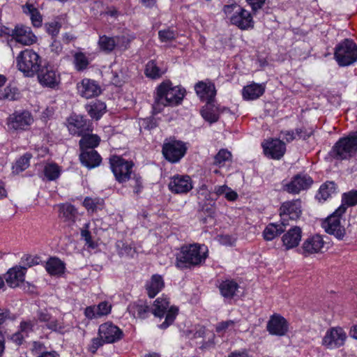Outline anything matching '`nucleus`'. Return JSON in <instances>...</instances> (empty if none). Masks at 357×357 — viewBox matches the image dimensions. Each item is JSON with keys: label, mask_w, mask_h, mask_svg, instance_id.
Segmentation results:
<instances>
[{"label": "nucleus", "mask_w": 357, "mask_h": 357, "mask_svg": "<svg viewBox=\"0 0 357 357\" xmlns=\"http://www.w3.org/2000/svg\"><path fill=\"white\" fill-rule=\"evenodd\" d=\"M207 257V249L199 244H190L181 247L176 254V266L178 268H190L204 262Z\"/></svg>", "instance_id": "f257e3e1"}, {"label": "nucleus", "mask_w": 357, "mask_h": 357, "mask_svg": "<svg viewBox=\"0 0 357 357\" xmlns=\"http://www.w3.org/2000/svg\"><path fill=\"white\" fill-rule=\"evenodd\" d=\"M222 11L231 24L239 29L244 31L254 28L255 21L251 13L236 3L225 5Z\"/></svg>", "instance_id": "f03ea898"}, {"label": "nucleus", "mask_w": 357, "mask_h": 357, "mask_svg": "<svg viewBox=\"0 0 357 357\" xmlns=\"http://www.w3.org/2000/svg\"><path fill=\"white\" fill-rule=\"evenodd\" d=\"M197 96L206 105L202 108L200 113L204 119L210 123H215L221 113L229 112L225 107L216 106L214 104L216 91H196Z\"/></svg>", "instance_id": "7ed1b4c3"}, {"label": "nucleus", "mask_w": 357, "mask_h": 357, "mask_svg": "<svg viewBox=\"0 0 357 357\" xmlns=\"http://www.w3.org/2000/svg\"><path fill=\"white\" fill-rule=\"evenodd\" d=\"M334 59L340 67L354 65L357 62V44L351 38H344L334 48Z\"/></svg>", "instance_id": "20e7f679"}, {"label": "nucleus", "mask_w": 357, "mask_h": 357, "mask_svg": "<svg viewBox=\"0 0 357 357\" xmlns=\"http://www.w3.org/2000/svg\"><path fill=\"white\" fill-rule=\"evenodd\" d=\"M16 61L18 70L29 77L36 75L43 66L40 56L31 49H26L20 52Z\"/></svg>", "instance_id": "39448f33"}, {"label": "nucleus", "mask_w": 357, "mask_h": 357, "mask_svg": "<svg viewBox=\"0 0 357 357\" xmlns=\"http://www.w3.org/2000/svg\"><path fill=\"white\" fill-rule=\"evenodd\" d=\"M332 151L334 157L337 160H347L354 155L357 151V130L340 138L335 144Z\"/></svg>", "instance_id": "423d86ee"}, {"label": "nucleus", "mask_w": 357, "mask_h": 357, "mask_svg": "<svg viewBox=\"0 0 357 357\" xmlns=\"http://www.w3.org/2000/svg\"><path fill=\"white\" fill-rule=\"evenodd\" d=\"M169 302L167 298L160 297L157 298L152 307L151 308V313L158 317H162L165 315V321L159 326L162 329L167 328L171 325L178 313V308L172 306L169 308Z\"/></svg>", "instance_id": "0eeeda50"}, {"label": "nucleus", "mask_w": 357, "mask_h": 357, "mask_svg": "<svg viewBox=\"0 0 357 357\" xmlns=\"http://www.w3.org/2000/svg\"><path fill=\"white\" fill-rule=\"evenodd\" d=\"M33 122V118L27 110L15 111L6 119V126L9 131L20 132L26 130Z\"/></svg>", "instance_id": "6e6552de"}, {"label": "nucleus", "mask_w": 357, "mask_h": 357, "mask_svg": "<svg viewBox=\"0 0 357 357\" xmlns=\"http://www.w3.org/2000/svg\"><path fill=\"white\" fill-rule=\"evenodd\" d=\"M109 162L112 172L119 183L129 181L134 165L132 161L126 160L120 156L113 155L110 158Z\"/></svg>", "instance_id": "1a4fd4ad"}, {"label": "nucleus", "mask_w": 357, "mask_h": 357, "mask_svg": "<svg viewBox=\"0 0 357 357\" xmlns=\"http://www.w3.org/2000/svg\"><path fill=\"white\" fill-rule=\"evenodd\" d=\"M343 214L336 213L335 211L322 222V227L325 231L338 240H343L346 236V229L341 220Z\"/></svg>", "instance_id": "9d476101"}, {"label": "nucleus", "mask_w": 357, "mask_h": 357, "mask_svg": "<svg viewBox=\"0 0 357 357\" xmlns=\"http://www.w3.org/2000/svg\"><path fill=\"white\" fill-rule=\"evenodd\" d=\"M40 84L43 87L54 89L61 81L60 74L50 63H45L36 73Z\"/></svg>", "instance_id": "9b49d317"}, {"label": "nucleus", "mask_w": 357, "mask_h": 357, "mask_svg": "<svg viewBox=\"0 0 357 357\" xmlns=\"http://www.w3.org/2000/svg\"><path fill=\"white\" fill-rule=\"evenodd\" d=\"M187 147L183 142L169 140L164 143L162 152L166 160L177 162L185 155Z\"/></svg>", "instance_id": "f8f14e48"}, {"label": "nucleus", "mask_w": 357, "mask_h": 357, "mask_svg": "<svg viewBox=\"0 0 357 357\" xmlns=\"http://www.w3.org/2000/svg\"><path fill=\"white\" fill-rule=\"evenodd\" d=\"M98 335L106 342V344H112L121 340L123 333L117 326L108 321L100 325Z\"/></svg>", "instance_id": "ddd939ff"}, {"label": "nucleus", "mask_w": 357, "mask_h": 357, "mask_svg": "<svg viewBox=\"0 0 357 357\" xmlns=\"http://www.w3.org/2000/svg\"><path fill=\"white\" fill-rule=\"evenodd\" d=\"M169 190L174 194H186L193 186L191 178L188 175H175L168 183Z\"/></svg>", "instance_id": "4468645a"}, {"label": "nucleus", "mask_w": 357, "mask_h": 357, "mask_svg": "<svg viewBox=\"0 0 357 357\" xmlns=\"http://www.w3.org/2000/svg\"><path fill=\"white\" fill-rule=\"evenodd\" d=\"M347 338V335L342 328H332L328 330L322 340L323 345L330 349L342 346Z\"/></svg>", "instance_id": "2eb2a0df"}, {"label": "nucleus", "mask_w": 357, "mask_h": 357, "mask_svg": "<svg viewBox=\"0 0 357 357\" xmlns=\"http://www.w3.org/2000/svg\"><path fill=\"white\" fill-rule=\"evenodd\" d=\"M264 154L272 159L279 160L286 151L285 144L279 139H269L262 143Z\"/></svg>", "instance_id": "dca6fc26"}, {"label": "nucleus", "mask_w": 357, "mask_h": 357, "mask_svg": "<svg viewBox=\"0 0 357 357\" xmlns=\"http://www.w3.org/2000/svg\"><path fill=\"white\" fill-rule=\"evenodd\" d=\"M301 213V202L300 199L285 202L280 208V215L284 222L287 218L293 220L298 219Z\"/></svg>", "instance_id": "f3484780"}, {"label": "nucleus", "mask_w": 357, "mask_h": 357, "mask_svg": "<svg viewBox=\"0 0 357 357\" xmlns=\"http://www.w3.org/2000/svg\"><path fill=\"white\" fill-rule=\"evenodd\" d=\"M312 183V179L308 175L297 174L292 178L289 183L285 185L284 190L289 193L298 194L301 190L309 188Z\"/></svg>", "instance_id": "a211bd4d"}, {"label": "nucleus", "mask_w": 357, "mask_h": 357, "mask_svg": "<svg viewBox=\"0 0 357 357\" xmlns=\"http://www.w3.org/2000/svg\"><path fill=\"white\" fill-rule=\"evenodd\" d=\"M10 36L17 43L24 45H31L37 41V38L32 32L31 28L23 25L16 26L12 30Z\"/></svg>", "instance_id": "6ab92c4d"}, {"label": "nucleus", "mask_w": 357, "mask_h": 357, "mask_svg": "<svg viewBox=\"0 0 357 357\" xmlns=\"http://www.w3.org/2000/svg\"><path fill=\"white\" fill-rule=\"evenodd\" d=\"M185 91H157L156 101L165 106L179 104L185 96Z\"/></svg>", "instance_id": "aec40b11"}, {"label": "nucleus", "mask_w": 357, "mask_h": 357, "mask_svg": "<svg viewBox=\"0 0 357 357\" xmlns=\"http://www.w3.org/2000/svg\"><path fill=\"white\" fill-rule=\"evenodd\" d=\"M266 328L271 335L283 336L288 331V323L283 317L275 314L271 317Z\"/></svg>", "instance_id": "412c9836"}, {"label": "nucleus", "mask_w": 357, "mask_h": 357, "mask_svg": "<svg viewBox=\"0 0 357 357\" xmlns=\"http://www.w3.org/2000/svg\"><path fill=\"white\" fill-rule=\"evenodd\" d=\"M34 319L37 320V324L38 322L44 323L47 328L53 331H58L63 328L62 323L53 317L48 310L45 308L39 309L36 312Z\"/></svg>", "instance_id": "4be33fe9"}, {"label": "nucleus", "mask_w": 357, "mask_h": 357, "mask_svg": "<svg viewBox=\"0 0 357 357\" xmlns=\"http://www.w3.org/2000/svg\"><path fill=\"white\" fill-rule=\"evenodd\" d=\"M324 246V241L320 235H314L308 237L303 242L301 250L305 256L321 252Z\"/></svg>", "instance_id": "5701e85b"}, {"label": "nucleus", "mask_w": 357, "mask_h": 357, "mask_svg": "<svg viewBox=\"0 0 357 357\" xmlns=\"http://www.w3.org/2000/svg\"><path fill=\"white\" fill-rule=\"evenodd\" d=\"M302 229L298 226L289 229L282 237V245L286 250L296 248L302 238Z\"/></svg>", "instance_id": "b1692460"}, {"label": "nucleus", "mask_w": 357, "mask_h": 357, "mask_svg": "<svg viewBox=\"0 0 357 357\" xmlns=\"http://www.w3.org/2000/svg\"><path fill=\"white\" fill-rule=\"evenodd\" d=\"M68 130L75 135L81 136L89 130V122L82 116L73 115L68 119Z\"/></svg>", "instance_id": "393cba45"}, {"label": "nucleus", "mask_w": 357, "mask_h": 357, "mask_svg": "<svg viewBox=\"0 0 357 357\" xmlns=\"http://www.w3.org/2000/svg\"><path fill=\"white\" fill-rule=\"evenodd\" d=\"M26 269L21 266H15L8 270L6 275V282L12 288L18 287L24 280Z\"/></svg>", "instance_id": "a878e982"}, {"label": "nucleus", "mask_w": 357, "mask_h": 357, "mask_svg": "<svg viewBox=\"0 0 357 357\" xmlns=\"http://www.w3.org/2000/svg\"><path fill=\"white\" fill-rule=\"evenodd\" d=\"M79 159L82 165L93 168L98 166L101 162V157L94 149H86L82 151Z\"/></svg>", "instance_id": "bb28decb"}, {"label": "nucleus", "mask_w": 357, "mask_h": 357, "mask_svg": "<svg viewBox=\"0 0 357 357\" xmlns=\"http://www.w3.org/2000/svg\"><path fill=\"white\" fill-rule=\"evenodd\" d=\"M128 311L134 317L140 319H145L151 313V307L142 301L130 303L128 306Z\"/></svg>", "instance_id": "cd10ccee"}, {"label": "nucleus", "mask_w": 357, "mask_h": 357, "mask_svg": "<svg viewBox=\"0 0 357 357\" xmlns=\"http://www.w3.org/2000/svg\"><path fill=\"white\" fill-rule=\"evenodd\" d=\"M165 283L161 275L155 274L146 284V290L150 298H154L164 287Z\"/></svg>", "instance_id": "c85d7f7f"}, {"label": "nucleus", "mask_w": 357, "mask_h": 357, "mask_svg": "<svg viewBox=\"0 0 357 357\" xmlns=\"http://www.w3.org/2000/svg\"><path fill=\"white\" fill-rule=\"evenodd\" d=\"M357 204V190H351L342 196V204L336 209V213H344L349 206Z\"/></svg>", "instance_id": "c756f323"}, {"label": "nucleus", "mask_w": 357, "mask_h": 357, "mask_svg": "<svg viewBox=\"0 0 357 357\" xmlns=\"http://www.w3.org/2000/svg\"><path fill=\"white\" fill-rule=\"evenodd\" d=\"M88 114L92 119L98 120L106 112V105L105 102L95 100L86 105Z\"/></svg>", "instance_id": "7c9ffc66"}, {"label": "nucleus", "mask_w": 357, "mask_h": 357, "mask_svg": "<svg viewBox=\"0 0 357 357\" xmlns=\"http://www.w3.org/2000/svg\"><path fill=\"white\" fill-rule=\"evenodd\" d=\"M286 225L287 223L284 222L282 220L280 224H268L263 232L264 239L266 241H272L274 239L276 236L281 234L284 231V227Z\"/></svg>", "instance_id": "2f4dec72"}, {"label": "nucleus", "mask_w": 357, "mask_h": 357, "mask_svg": "<svg viewBox=\"0 0 357 357\" xmlns=\"http://www.w3.org/2000/svg\"><path fill=\"white\" fill-rule=\"evenodd\" d=\"M45 269L52 275H61L64 273L65 264L56 257H51L46 262Z\"/></svg>", "instance_id": "473e14b6"}, {"label": "nucleus", "mask_w": 357, "mask_h": 357, "mask_svg": "<svg viewBox=\"0 0 357 357\" xmlns=\"http://www.w3.org/2000/svg\"><path fill=\"white\" fill-rule=\"evenodd\" d=\"M219 289L222 296L231 298L235 296L238 284L233 280H226L220 283Z\"/></svg>", "instance_id": "72a5a7b5"}, {"label": "nucleus", "mask_w": 357, "mask_h": 357, "mask_svg": "<svg viewBox=\"0 0 357 357\" xmlns=\"http://www.w3.org/2000/svg\"><path fill=\"white\" fill-rule=\"evenodd\" d=\"M98 45L100 50L106 53L113 52L117 46L116 42V37H110L107 35H102L99 36Z\"/></svg>", "instance_id": "f704fd0d"}, {"label": "nucleus", "mask_w": 357, "mask_h": 357, "mask_svg": "<svg viewBox=\"0 0 357 357\" xmlns=\"http://www.w3.org/2000/svg\"><path fill=\"white\" fill-rule=\"evenodd\" d=\"M335 192L336 184L333 181H327L320 186L319 192L316 197L319 201H326Z\"/></svg>", "instance_id": "c9c22d12"}, {"label": "nucleus", "mask_w": 357, "mask_h": 357, "mask_svg": "<svg viewBox=\"0 0 357 357\" xmlns=\"http://www.w3.org/2000/svg\"><path fill=\"white\" fill-rule=\"evenodd\" d=\"M24 12L30 15L31 23L35 27H40L42 25L43 17L38 8L33 4L26 3L24 6Z\"/></svg>", "instance_id": "e433bc0d"}, {"label": "nucleus", "mask_w": 357, "mask_h": 357, "mask_svg": "<svg viewBox=\"0 0 357 357\" xmlns=\"http://www.w3.org/2000/svg\"><path fill=\"white\" fill-rule=\"evenodd\" d=\"M79 141V146L82 151L86 149H93L94 147L98 146L100 139L96 135H89L84 133Z\"/></svg>", "instance_id": "4c0bfd02"}, {"label": "nucleus", "mask_w": 357, "mask_h": 357, "mask_svg": "<svg viewBox=\"0 0 357 357\" xmlns=\"http://www.w3.org/2000/svg\"><path fill=\"white\" fill-rule=\"evenodd\" d=\"M15 319V316L11 314L10 310L0 308V326L4 324L7 320H14ZM4 342L3 335L0 331V356H1L4 351Z\"/></svg>", "instance_id": "58836bf2"}, {"label": "nucleus", "mask_w": 357, "mask_h": 357, "mask_svg": "<svg viewBox=\"0 0 357 357\" xmlns=\"http://www.w3.org/2000/svg\"><path fill=\"white\" fill-rule=\"evenodd\" d=\"M60 215L65 218L66 221L74 222L75 221L77 211L71 204H66L60 206Z\"/></svg>", "instance_id": "ea45409f"}, {"label": "nucleus", "mask_w": 357, "mask_h": 357, "mask_svg": "<svg viewBox=\"0 0 357 357\" xmlns=\"http://www.w3.org/2000/svg\"><path fill=\"white\" fill-rule=\"evenodd\" d=\"M31 154L26 153L20 157L13 166V173L20 174L29 167Z\"/></svg>", "instance_id": "a19ab883"}, {"label": "nucleus", "mask_w": 357, "mask_h": 357, "mask_svg": "<svg viewBox=\"0 0 357 357\" xmlns=\"http://www.w3.org/2000/svg\"><path fill=\"white\" fill-rule=\"evenodd\" d=\"M75 68L77 71H83L87 68L89 65V61L84 52H78L74 54Z\"/></svg>", "instance_id": "79ce46f5"}, {"label": "nucleus", "mask_w": 357, "mask_h": 357, "mask_svg": "<svg viewBox=\"0 0 357 357\" xmlns=\"http://www.w3.org/2000/svg\"><path fill=\"white\" fill-rule=\"evenodd\" d=\"M232 155L227 149H222L214 157V165L221 167L225 165L227 162L231 161Z\"/></svg>", "instance_id": "37998d69"}, {"label": "nucleus", "mask_w": 357, "mask_h": 357, "mask_svg": "<svg viewBox=\"0 0 357 357\" xmlns=\"http://www.w3.org/2000/svg\"><path fill=\"white\" fill-rule=\"evenodd\" d=\"M43 172L45 176L49 181H54L59 177L61 169L56 164L49 163L44 167Z\"/></svg>", "instance_id": "c03bdc74"}, {"label": "nucleus", "mask_w": 357, "mask_h": 357, "mask_svg": "<svg viewBox=\"0 0 357 357\" xmlns=\"http://www.w3.org/2000/svg\"><path fill=\"white\" fill-rule=\"evenodd\" d=\"M144 74L147 77L158 79L161 76L160 68L157 66L155 60L149 61L145 67Z\"/></svg>", "instance_id": "a18cd8bd"}, {"label": "nucleus", "mask_w": 357, "mask_h": 357, "mask_svg": "<svg viewBox=\"0 0 357 357\" xmlns=\"http://www.w3.org/2000/svg\"><path fill=\"white\" fill-rule=\"evenodd\" d=\"M36 327H37V320L34 318L26 319L21 321L18 329L27 337L30 333L34 331Z\"/></svg>", "instance_id": "49530a36"}, {"label": "nucleus", "mask_w": 357, "mask_h": 357, "mask_svg": "<svg viewBox=\"0 0 357 357\" xmlns=\"http://www.w3.org/2000/svg\"><path fill=\"white\" fill-rule=\"evenodd\" d=\"M84 206L92 212L101 209L103 206V200L99 198L86 197L83 202Z\"/></svg>", "instance_id": "de8ad7c7"}, {"label": "nucleus", "mask_w": 357, "mask_h": 357, "mask_svg": "<svg viewBox=\"0 0 357 357\" xmlns=\"http://www.w3.org/2000/svg\"><path fill=\"white\" fill-rule=\"evenodd\" d=\"M158 38L162 43L172 41L176 38V31L167 28L158 31Z\"/></svg>", "instance_id": "09e8293b"}, {"label": "nucleus", "mask_w": 357, "mask_h": 357, "mask_svg": "<svg viewBox=\"0 0 357 357\" xmlns=\"http://www.w3.org/2000/svg\"><path fill=\"white\" fill-rule=\"evenodd\" d=\"M303 130L301 128H296V132L293 130H283L280 132V137H282L283 139H285L287 142H291L294 139H296V136L299 138L302 137Z\"/></svg>", "instance_id": "8fccbe9b"}, {"label": "nucleus", "mask_w": 357, "mask_h": 357, "mask_svg": "<svg viewBox=\"0 0 357 357\" xmlns=\"http://www.w3.org/2000/svg\"><path fill=\"white\" fill-rule=\"evenodd\" d=\"M45 26L47 33L51 35L52 38H54L59 33L61 24L59 22L53 21L46 23Z\"/></svg>", "instance_id": "3c124183"}, {"label": "nucleus", "mask_w": 357, "mask_h": 357, "mask_svg": "<svg viewBox=\"0 0 357 357\" xmlns=\"http://www.w3.org/2000/svg\"><path fill=\"white\" fill-rule=\"evenodd\" d=\"M81 87L82 89H101L95 80L88 78H84L81 82L77 83V89H79Z\"/></svg>", "instance_id": "603ef678"}, {"label": "nucleus", "mask_w": 357, "mask_h": 357, "mask_svg": "<svg viewBox=\"0 0 357 357\" xmlns=\"http://www.w3.org/2000/svg\"><path fill=\"white\" fill-rule=\"evenodd\" d=\"M96 314L99 316V317L107 315L110 313L112 310V305L107 301H102L98 305H96Z\"/></svg>", "instance_id": "864d4df0"}, {"label": "nucleus", "mask_w": 357, "mask_h": 357, "mask_svg": "<svg viewBox=\"0 0 357 357\" xmlns=\"http://www.w3.org/2000/svg\"><path fill=\"white\" fill-rule=\"evenodd\" d=\"M235 322L232 320H227L219 322L215 326V331L218 333H224L227 330L234 328Z\"/></svg>", "instance_id": "5fc2aeb1"}, {"label": "nucleus", "mask_w": 357, "mask_h": 357, "mask_svg": "<svg viewBox=\"0 0 357 357\" xmlns=\"http://www.w3.org/2000/svg\"><path fill=\"white\" fill-rule=\"evenodd\" d=\"M129 180L130 181V185L133 188L134 192L135 194H139L143 188L141 177L134 174L133 177H130Z\"/></svg>", "instance_id": "6e6d98bb"}, {"label": "nucleus", "mask_w": 357, "mask_h": 357, "mask_svg": "<svg viewBox=\"0 0 357 357\" xmlns=\"http://www.w3.org/2000/svg\"><path fill=\"white\" fill-rule=\"evenodd\" d=\"M119 255L123 257H133L135 250L130 245L122 243L121 247L119 249Z\"/></svg>", "instance_id": "4d7b16f0"}, {"label": "nucleus", "mask_w": 357, "mask_h": 357, "mask_svg": "<svg viewBox=\"0 0 357 357\" xmlns=\"http://www.w3.org/2000/svg\"><path fill=\"white\" fill-rule=\"evenodd\" d=\"M20 98V93L17 91H0V99L16 100Z\"/></svg>", "instance_id": "13d9d810"}, {"label": "nucleus", "mask_w": 357, "mask_h": 357, "mask_svg": "<svg viewBox=\"0 0 357 357\" xmlns=\"http://www.w3.org/2000/svg\"><path fill=\"white\" fill-rule=\"evenodd\" d=\"M104 344H106L102 338H101L99 335L98 337H94L91 340L90 344L89 345V350L94 354L96 352L98 348L102 347Z\"/></svg>", "instance_id": "bf43d9fd"}, {"label": "nucleus", "mask_w": 357, "mask_h": 357, "mask_svg": "<svg viewBox=\"0 0 357 357\" xmlns=\"http://www.w3.org/2000/svg\"><path fill=\"white\" fill-rule=\"evenodd\" d=\"M194 89H215V86L211 79H206L197 82Z\"/></svg>", "instance_id": "052dcab7"}, {"label": "nucleus", "mask_w": 357, "mask_h": 357, "mask_svg": "<svg viewBox=\"0 0 357 357\" xmlns=\"http://www.w3.org/2000/svg\"><path fill=\"white\" fill-rule=\"evenodd\" d=\"M81 236L89 247L94 248V243L92 241L91 233L89 231V224H85L81 229Z\"/></svg>", "instance_id": "680f3d73"}, {"label": "nucleus", "mask_w": 357, "mask_h": 357, "mask_svg": "<svg viewBox=\"0 0 357 357\" xmlns=\"http://www.w3.org/2000/svg\"><path fill=\"white\" fill-rule=\"evenodd\" d=\"M264 91H242V96L246 100H253L261 96Z\"/></svg>", "instance_id": "e2e57ef3"}, {"label": "nucleus", "mask_w": 357, "mask_h": 357, "mask_svg": "<svg viewBox=\"0 0 357 357\" xmlns=\"http://www.w3.org/2000/svg\"><path fill=\"white\" fill-rule=\"evenodd\" d=\"M116 44L117 46H119L121 48L124 50H128L130 47V45L131 43V39L125 36H116Z\"/></svg>", "instance_id": "0e129e2a"}, {"label": "nucleus", "mask_w": 357, "mask_h": 357, "mask_svg": "<svg viewBox=\"0 0 357 357\" xmlns=\"http://www.w3.org/2000/svg\"><path fill=\"white\" fill-rule=\"evenodd\" d=\"M266 0H246L248 4L251 7L254 14L262 8Z\"/></svg>", "instance_id": "69168bd1"}, {"label": "nucleus", "mask_w": 357, "mask_h": 357, "mask_svg": "<svg viewBox=\"0 0 357 357\" xmlns=\"http://www.w3.org/2000/svg\"><path fill=\"white\" fill-rule=\"evenodd\" d=\"M219 242L224 245H233L236 242V238L229 234L220 235Z\"/></svg>", "instance_id": "338daca9"}, {"label": "nucleus", "mask_w": 357, "mask_h": 357, "mask_svg": "<svg viewBox=\"0 0 357 357\" xmlns=\"http://www.w3.org/2000/svg\"><path fill=\"white\" fill-rule=\"evenodd\" d=\"M26 336L18 329V331L10 336V340L17 345L22 344Z\"/></svg>", "instance_id": "774afa93"}]
</instances>
